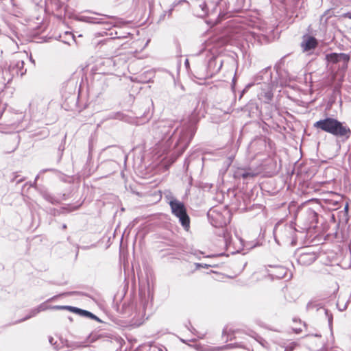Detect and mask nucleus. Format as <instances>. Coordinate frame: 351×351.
<instances>
[{
	"label": "nucleus",
	"mask_w": 351,
	"mask_h": 351,
	"mask_svg": "<svg viewBox=\"0 0 351 351\" xmlns=\"http://www.w3.org/2000/svg\"><path fill=\"white\" fill-rule=\"evenodd\" d=\"M314 128L330 133L335 136L348 138L351 135V130L343 123L334 118H326L315 122Z\"/></svg>",
	"instance_id": "1"
},
{
	"label": "nucleus",
	"mask_w": 351,
	"mask_h": 351,
	"mask_svg": "<svg viewBox=\"0 0 351 351\" xmlns=\"http://www.w3.org/2000/svg\"><path fill=\"white\" fill-rule=\"evenodd\" d=\"M169 206L172 213L179 218L183 228L188 230L190 227V218L187 215L184 204L177 199H173L170 201Z\"/></svg>",
	"instance_id": "2"
},
{
	"label": "nucleus",
	"mask_w": 351,
	"mask_h": 351,
	"mask_svg": "<svg viewBox=\"0 0 351 351\" xmlns=\"http://www.w3.org/2000/svg\"><path fill=\"white\" fill-rule=\"evenodd\" d=\"M303 230L308 231L315 228L318 223V215L313 209H307L299 219Z\"/></svg>",
	"instance_id": "3"
},
{
	"label": "nucleus",
	"mask_w": 351,
	"mask_h": 351,
	"mask_svg": "<svg viewBox=\"0 0 351 351\" xmlns=\"http://www.w3.org/2000/svg\"><path fill=\"white\" fill-rule=\"evenodd\" d=\"M317 258V256L313 252H304L301 254L298 258V263L304 266L310 265Z\"/></svg>",
	"instance_id": "4"
},
{
	"label": "nucleus",
	"mask_w": 351,
	"mask_h": 351,
	"mask_svg": "<svg viewBox=\"0 0 351 351\" xmlns=\"http://www.w3.org/2000/svg\"><path fill=\"white\" fill-rule=\"evenodd\" d=\"M318 45L317 39L313 36H307L301 43L304 51H308L315 49Z\"/></svg>",
	"instance_id": "5"
},
{
	"label": "nucleus",
	"mask_w": 351,
	"mask_h": 351,
	"mask_svg": "<svg viewBox=\"0 0 351 351\" xmlns=\"http://www.w3.org/2000/svg\"><path fill=\"white\" fill-rule=\"evenodd\" d=\"M241 333V330L234 328L232 326H226L223 330V337H226L227 341H232L235 339L237 334Z\"/></svg>",
	"instance_id": "6"
},
{
	"label": "nucleus",
	"mask_w": 351,
	"mask_h": 351,
	"mask_svg": "<svg viewBox=\"0 0 351 351\" xmlns=\"http://www.w3.org/2000/svg\"><path fill=\"white\" fill-rule=\"evenodd\" d=\"M70 311H71L72 312H75V313H78L80 315H85L89 318H91V317L93 316V313L89 312V311H87L86 310H82V309H80V308H75V307H67Z\"/></svg>",
	"instance_id": "7"
},
{
	"label": "nucleus",
	"mask_w": 351,
	"mask_h": 351,
	"mask_svg": "<svg viewBox=\"0 0 351 351\" xmlns=\"http://www.w3.org/2000/svg\"><path fill=\"white\" fill-rule=\"evenodd\" d=\"M326 60L328 62H330L332 63H337L340 61L339 53H332L328 54V55H326Z\"/></svg>",
	"instance_id": "8"
},
{
	"label": "nucleus",
	"mask_w": 351,
	"mask_h": 351,
	"mask_svg": "<svg viewBox=\"0 0 351 351\" xmlns=\"http://www.w3.org/2000/svg\"><path fill=\"white\" fill-rule=\"evenodd\" d=\"M263 97H264L267 102H269L273 98V93L271 90H267L264 93Z\"/></svg>",
	"instance_id": "9"
},
{
	"label": "nucleus",
	"mask_w": 351,
	"mask_h": 351,
	"mask_svg": "<svg viewBox=\"0 0 351 351\" xmlns=\"http://www.w3.org/2000/svg\"><path fill=\"white\" fill-rule=\"evenodd\" d=\"M256 176V173H253V172H244L241 174V177L243 178V179H245L248 177H250V178H254Z\"/></svg>",
	"instance_id": "10"
},
{
	"label": "nucleus",
	"mask_w": 351,
	"mask_h": 351,
	"mask_svg": "<svg viewBox=\"0 0 351 351\" xmlns=\"http://www.w3.org/2000/svg\"><path fill=\"white\" fill-rule=\"evenodd\" d=\"M340 61L343 60L345 62H348L350 60V56L346 53H339Z\"/></svg>",
	"instance_id": "11"
},
{
	"label": "nucleus",
	"mask_w": 351,
	"mask_h": 351,
	"mask_svg": "<svg viewBox=\"0 0 351 351\" xmlns=\"http://www.w3.org/2000/svg\"><path fill=\"white\" fill-rule=\"evenodd\" d=\"M199 7L202 8L203 11L202 15H207L208 14V10H207V5L206 3H202L199 5Z\"/></svg>",
	"instance_id": "12"
},
{
	"label": "nucleus",
	"mask_w": 351,
	"mask_h": 351,
	"mask_svg": "<svg viewBox=\"0 0 351 351\" xmlns=\"http://www.w3.org/2000/svg\"><path fill=\"white\" fill-rule=\"evenodd\" d=\"M136 351H154V350H152L151 348L149 349H146L145 348H138Z\"/></svg>",
	"instance_id": "13"
},
{
	"label": "nucleus",
	"mask_w": 351,
	"mask_h": 351,
	"mask_svg": "<svg viewBox=\"0 0 351 351\" xmlns=\"http://www.w3.org/2000/svg\"><path fill=\"white\" fill-rule=\"evenodd\" d=\"M90 319H94V320H95V321H97L98 322H101V320L98 317L95 315L94 314L93 315V316L91 317Z\"/></svg>",
	"instance_id": "14"
},
{
	"label": "nucleus",
	"mask_w": 351,
	"mask_h": 351,
	"mask_svg": "<svg viewBox=\"0 0 351 351\" xmlns=\"http://www.w3.org/2000/svg\"><path fill=\"white\" fill-rule=\"evenodd\" d=\"M345 16L351 19V13L348 12L345 14Z\"/></svg>",
	"instance_id": "15"
},
{
	"label": "nucleus",
	"mask_w": 351,
	"mask_h": 351,
	"mask_svg": "<svg viewBox=\"0 0 351 351\" xmlns=\"http://www.w3.org/2000/svg\"><path fill=\"white\" fill-rule=\"evenodd\" d=\"M345 210H346V212L348 211V204L345 206Z\"/></svg>",
	"instance_id": "16"
},
{
	"label": "nucleus",
	"mask_w": 351,
	"mask_h": 351,
	"mask_svg": "<svg viewBox=\"0 0 351 351\" xmlns=\"http://www.w3.org/2000/svg\"><path fill=\"white\" fill-rule=\"evenodd\" d=\"M216 349L213 348V349H210V351H215Z\"/></svg>",
	"instance_id": "17"
}]
</instances>
